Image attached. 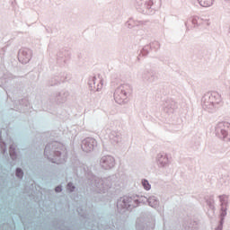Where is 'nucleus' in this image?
Listing matches in <instances>:
<instances>
[{
  "instance_id": "f257e3e1",
  "label": "nucleus",
  "mask_w": 230,
  "mask_h": 230,
  "mask_svg": "<svg viewBox=\"0 0 230 230\" xmlns=\"http://www.w3.org/2000/svg\"><path fill=\"white\" fill-rule=\"evenodd\" d=\"M200 6H203L204 8H209V6H213V3H215V0H198Z\"/></svg>"
},
{
  "instance_id": "f03ea898",
  "label": "nucleus",
  "mask_w": 230,
  "mask_h": 230,
  "mask_svg": "<svg viewBox=\"0 0 230 230\" xmlns=\"http://www.w3.org/2000/svg\"><path fill=\"white\" fill-rule=\"evenodd\" d=\"M142 185L144 186L145 190H150V188H151L150 183L146 180L142 181Z\"/></svg>"
},
{
  "instance_id": "7ed1b4c3",
  "label": "nucleus",
  "mask_w": 230,
  "mask_h": 230,
  "mask_svg": "<svg viewBox=\"0 0 230 230\" xmlns=\"http://www.w3.org/2000/svg\"><path fill=\"white\" fill-rule=\"evenodd\" d=\"M22 175H24V172H22V169L16 170V177H19V179H22Z\"/></svg>"
},
{
  "instance_id": "20e7f679",
  "label": "nucleus",
  "mask_w": 230,
  "mask_h": 230,
  "mask_svg": "<svg viewBox=\"0 0 230 230\" xmlns=\"http://www.w3.org/2000/svg\"><path fill=\"white\" fill-rule=\"evenodd\" d=\"M67 190L68 191H75V186H73V183L67 184Z\"/></svg>"
},
{
  "instance_id": "39448f33",
  "label": "nucleus",
  "mask_w": 230,
  "mask_h": 230,
  "mask_svg": "<svg viewBox=\"0 0 230 230\" xmlns=\"http://www.w3.org/2000/svg\"><path fill=\"white\" fill-rule=\"evenodd\" d=\"M20 62H22V64L28 62V59H23L22 58V54H19V57H18Z\"/></svg>"
},
{
  "instance_id": "423d86ee",
  "label": "nucleus",
  "mask_w": 230,
  "mask_h": 230,
  "mask_svg": "<svg viewBox=\"0 0 230 230\" xmlns=\"http://www.w3.org/2000/svg\"><path fill=\"white\" fill-rule=\"evenodd\" d=\"M55 191H56L57 193H60V191H62V187H61V186L56 187Z\"/></svg>"
},
{
  "instance_id": "0eeeda50",
  "label": "nucleus",
  "mask_w": 230,
  "mask_h": 230,
  "mask_svg": "<svg viewBox=\"0 0 230 230\" xmlns=\"http://www.w3.org/2000/svg\"><path fill=\"white\" fill-rule=\"evenodd\" d=\"M10 155L11 157L13 159V149L12 147H10Z\"/></svg>"
},
{
  "instance_id": "6e6552de",
  "label": "nucleus",
  "mask_w": 230,
  "mask_h": 230,
  "mask_svg": "<svg viewBox=\"0 0 230 230\" xmlns=\"http://www.w3.org/2000/svg\"><path fill=\"white\" fill-rule=\"evenodd\" d=\"M98 78H99V80L101 82V87H102L103 86V81L100 78V75H98Z\"/></svg>"
},
{
  "instance_id": "1a4fd4ad",
  "label": "nucleus",
  "mask_w": 230,
  "mask_h": 230,
  "mask_svg": "<svg viewBox=\"0 0 230 230\" xmlns=\"http://www.w3.org/2000/svg\"><path fill=\"white\" fill-rule=\"evenodd\" d=\"M93 85H95L96 84V77L93 78Z\"/></svg>"
},
{
  "instance_id": "9d476101",
  "label": "nucleus",
  "mask_w": 230,
  "mask_h": 230,
  "mask_svg": "<svg viewBox=\"0 0 230 230\" xmlns=\"http://www.w3.org/2000/svg\"><path fill=\"white\" fill-rule=\"evenodd\" d=\"M84 150H85V152H90L91 147H90V149H85V147H84Z\"/></svg>"
},
{
  "instance_id": "9b49d317",
  "label": "nucleus",
  "mask_w": 230,
  "mask_h": 230,
  "mask_svg": "<svg viewBox=\"0 0 230 230\" xmlns=\"http://www.w3.org/2000/svg\"><path fill=\"white\" fill-rule=\"evenodd\" d=\"M96 89H97V91H98V89H100V85H98Z\"/></svg>"
},
{
  "instance_id": "f8f14e48",
  "label": "nucleus",
  "mask_w": 230,
  "mask_h": 230,
  "mask_svg": "<svg viewBox=\"0 0 230 230\" xmlns=\"http://www.w3.org/2000/svg\"><path fill=\"white\" fill-rule=\"evenodd\" d=\"M149 204H152V199L149 200Z\"/></svg>"
},
{
  "instance_id": "ddd939ff",
  "label": "nucleus",
  "mask_w": 230,
  "mask_h": 230,
  "mask_svg": "<svg viewBox=\"0 0 230 230\" xmlns=\"http://www.w3.org/2000/svg\"><path fill=\"white\" fill-rule=\"evenodd\" d=\"M155 206H157L158 202L157 201H155Z\"/></svg>"
},
{
  "instance_id": "4468645a",
  "label": "nucleus",
  "mask_w": 230,
  "mask_h": 230,
  "mask_svg": "<svg viewBox=\"0 0 230 230\" xmlns=\"http://www.w3.org/2000/svg\"><path fill=\"white\" fill-rule=\"evenodd\" d=\"M110 161H112V158L109 157Z\"/></svg>"
}]
</instances>
